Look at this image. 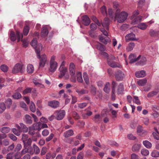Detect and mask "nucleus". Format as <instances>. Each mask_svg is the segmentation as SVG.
<instances>
[{"label": "nucleus", "mask_w": 159, "mask_h": 159, "mask_svg": "<svg viewBox=\"0 0 159 159\" xmlns=\"http://www.w3.org/2000/svg\"><path fill=\"white\" fill-rule=\"evenodd\" d=\"M120 11L118 9L117 10L116 12L115 13V18L117 20L119 23H120L124 22L126 19L128 14L125 11H122L120 13L117 12Z\"/></svg>", "instance_id": "obj_1"}, {"label": "nucleus", "mask_w": 159, "mask_h": 159, "mask_svg": "<svg viewBox=\"0 0 159 159\" xmlns=\"http://www.w3.org/2000/svg\"><path fill=\"white\" fill-rule=\"evenodd\" d=\"M38 42L36 38H34L31 41L30 44L35 49V52L39 58L40 57V51L42 49V45L41 44H37Z\"/></svg>", "instance_id": "obj_2"}, {"label": "nucleus", "mask_w": 159, "mask_h": 159, "mask_svg": "<svg viewBox=\"0 0 159 159\" xmlns=\"http://www.w3.org/2000/svg\"><path fill=\"white\" fill-rule=\"evenodd\" d=\"M56 57L52 56L50 59L49 63V71L51 73H54L57 69L58 67L57 63L55 61Z\"/></svg>", "instance_id": "obj_3"}, {"label": "nucleus", "mask_w": 159, "mask_h": 159, "mask_svg": "<svg viewBox=\"0 0 159 159\" xmlns=\"http://www.w3.org/2000/svg\"><path fill=\"white\" fill-rule=\"evenodd\" d=\"M24 65L22 64L17 63L16 64L13 68L12 72L13 74L19 73H23L25 70Z\"/></svg>", "instance_id": "obj_4"}, {"label": "nucleus", "mask_w": 159, "mask_h": 159, "mask_svg": "<svg viewBox=\"0 0 159 159\" xmlns=\"http://www.w3.org/2000/svg\"><path fill=\"white\" fill-rule=\"evenodd\" d=\"M16 35L17 36V42H19L21 39L22 42L23 47L25 48L27 47L28 43L27 39H23V35L22 34L19 32V31H17L16 32Z\"/></svg>", "instance_id": "obj_5"}, {"label": "nucleus", "mask_w": 159, "mask_h": 159, "mask_svg": "<svg viewBox=\"0 0 159 159\" xmlns=\"http://www.w3.org/2000/svg\"><path fill=\"white\" fill-rule=\"evenodd\" d=\"M59 70L60 73L58 76L59 78H61L64 76L65 79H67L69 78V75L67 73V69L66 68L60 67L59 68Z\"/></svg>", "instance_id": "obj_6"}, {"label": "nucleus", "mask_w": 159, "mask_h": 159, "mask_svg": "<svg viewBox=\"0 0 159 159\" xmlns=\"http://www.w3.org/2000/svg\"><path fill=\"white\" fill-rule=\"evenodd\" d=\"M54 114L57 120H61L64 118L66 115V112L64 110L57 111L54 112Z\"/></svg>", "instance_id": "obj_7"}, {"label": "nucleus", "mask_w": 159, "mask_h": 159, "mask_svg": "<svg viewBox=\"0 0 159 159\" xmlns=\"http://www.w3.org/2000/svg\"><path fill=\"white\" fill-rule=\"evenodd\" d=\"M115 76L117 81H121L125 77V75L121 71L119 70L115 73Z\"/></svg>", "instance_id": "obj_8"}, {"label": "nucleus", "mask_w": 159, "mask_h": 159, "mask_svg": "<svg viewBox=\"0 0 159 159\" xmlns=\"http://www.w3.org/2000/svg\"><path fill=\"white\" fill-rule=\"evenodd\" d=\"M38 58L40 59L39 62V66L40 67H43L46 63L47 61V56L46 55L43 54L41 56H40V57L39 58L37 56Z\"/></svg>", "instance_id": "obj_9"}, {"label": "nucleus", "mask_w": 159, "mask_h": 159, "mask_svg": "<svg viewBox=\"0 0 159 159\" xmlns=\"http://www.w3.org/2000/svg\"><path fill=\"white\" fill-rule=\"evenodd\" d=\"M140 57L141 56L139 55L138 57L136 58V56L135 55L133 54H130L129 57V63L131 64L136 62L139 60Z\"/></svg>", "instance_id": "obj_10"}, {"label": "nucleus", "mask_w": 159, "mask_h": 159, "mask_svg": "<svg viewBox=\"0 0 159 159\" xmlns=\"http://www.w3.org/2000/svg\"><path fill=\"white\" fill-rule=\"evenodd\" d=\"M107 62L108 65L112 68H120L121 67V65L118 63L111 61L109 59L107 60Z\"/></svg>", "instance_id": "obj_11"}, {"label": "nucleus", "mask_w": 159, "mask_h": 159, "mask_svg": "<svg viewBox=\"0 0 159 159\" xmlns=\"http://www.w3.org/2000/svg\"><path fill=\"white\" fill-rule=\"evenodd\" d=\"M110 21L107 17L104 18L103 22L102 23V25L103 27L106 29L107 30H109V27L110 24Z\"/></svg>", "instance_id": "obj_12"}, {"label": "nucleus", "mask_w": 159, "mask_h": 159, "mask_svg": "<svg viewBox=\"0 0 159 159\" xmlns=\"http://www.w3.org/2000/svg\"><path fill=\"white\" fill-rule=\"evenodd\" d=\"M48 105L49 106L55 108L59 106V103L58 101L53 100L49 102Z\"/></svg>", "instance_id": "obj_13"}, {"label": "nucleus", "mask_w": 159, "mask_h": 159, "mask_svg": "<svg viewBox=\"0 0 159 159\" xmlns=\"http://www.w3.org/2000/svg\"><path fill=\"white\" fill-rule=\"evenodd\" d=\"M83 23L86 26H88L90 23V20L89 18L87 15H84L82 16Z\"/></svg>", "instance_id": "obj_14"}, {"label": "nucleus", "mask_w": 159, "mask_h": 159, "mask_svg": "<svg viewBox=\"0 0 159 159\" xmlns=\"http://www.w3.org/2000/svg\"><path fill=\"white\" fill-rule=\"evenodd\" d=\"M149 34L152 37L159 38V30H157L151 29L150 30L149 32Z\"/></svg>", "instance_id": "obj_15"}, {"label": "nucleus", "mask_w": 159, "mask_h": 159, "mask_svg": "<svg viewBox=\"0 0 159 159\" xmlns=\"http://www.w3.org/2000/svg\"><path fill=\"white\" fill-rule=\"evenodd\" d=\"M48 34V29L46 26H43L42 29L41 33V37L44 38L46 37Z\"/></svg>", "instance_id": "obj_16"}, {"label": "nucleus", "mask_w": 159, "mask_h": 159, "mask_svg": "<svg viewBox=\"0 0 159 159\" xmlns=\"http://www.w3.org/2000/svg\"><path fill=\"white\" fill-rule=\"evenodd\" d=\"M125 38L128 41H135L137 40L135 38V35L133 33L127 35L125 36Z\"/></svg>", "instance_id": "obj_17"}, {"label": "nucleus", "mask_w": 159, "mask_h": 159, "mask_svg": "<svg viewBox=\"0 0 159 159\" xmlns=\"http://www.w3.org/2000/svg\"><path fill=\"white\" fill-rule=\"evenodd\" d=\"M135 75L137 78L143 77L146 75L145 71L142 70L135 72Z\"/></svg>", "instance_id": "obj_18"}, {"label": "nucleus", "mask_w": 159, "mask_h": 159, "mask_svg": "<svg viewBox=\"0 0 159 159\" xmlns=\"http://www.w3.org/2000/svg\"><path fill=\"white\" fill-rule=\"evenodd\" d=\"M99 40L105 44L111 42V39L107 37L106 38L102 36H100Z\"/></svg>", "instance_id": "obj_19"}, {"label": "nucleus", "mask_w": 159, "mask_h": 159, "mask_svg": "<svg viewBox=\"0 0 159 159\" xmlns=\"http://www.w3.org/2000/svg\"><path fill=\"white\" fill-rule=\"evenodd\" d=\"M70 74H75V66L73 63H70L69 67Z\"/></svg>", "instance_id": "obj_20"}, {"label": "nucleus", "mask_w": 159, "mask_h": 159, "mask_svg": "<svg viewBox=\"0 0 159 159\" xmlns=\"http://www.w3.org/2000/svg\"><path fill=\"white\" fill-rule=\"evenodd\" d=\"M124 87L122 83H120L118 86L117 89V93L118 94H121L123 93L124 91Z\"/></svg>", "instance_id": "obj_21"}, {"label": "nucleus", "mask_w": 159, "mask_h": 159, "mask_svg": "<svg viewBox=\"0 0 159 159\" xmlns=\"http://www.w3.org/2000/svg\"><path fill=\"white\" fill-rule=\"evenodd\" d=\"M41 122H39L33 125V128L35 130L39 131L41 129Z\"/></svg>", "instance_id": "obj_22"}, {"label": "nucleus", "mask_w": 159, "mask_h": 159, "mask_svg": "<svg viewBox=\"0 0 159 159\" xmlns=\"http://www.w3.org/2000/svg\"><path fill=\"white\" fill-rule=\"evenodd\" d=\"M96 48L99 50L100 52L105 51V46L101 43H98L95 45Z\"/></svg>", "instance_id": "obj_23"}, {"label": "nucleus", "mask_w": 159, "mask_h": 159, "mask_svg": "<svg viewBox=\"0 0 159 159\" xmlns=\"http://www.w3.org/2000/svg\"><path fill=\"white\" fill-rule=\"evenodd\" d=\"M34 70V68L33 65L31 64L28 65L27 67V71L29 74L33 73Z\"/></svg>", "instance_id": "obj_24"}, {"label": "nucleus", "mask_w": 159, "mask_h": 159, "mask_svg": "<svg viewBox=\"0 0 159 159\" xmlns=\"http://www.w3.org/2000/svg\"><path fill=\"white\" fill-rule=\"evenodd\" d=\"M74 134V132L72 130L70 129L68 130L64 133V136L66 138H67L69 136H72Z\"/></svg>", "instance_id": "obj_25"}, {"label": "nucleus", "mask_w": 159, "mask_h": 159, "mask_svg": "<svg viewBox=\"0 0 159 159\" xmlns=\"http://www.w3.org/2000/svg\"><path fill=\"white\" fill-rule=\"evenodd\" d=\"M9 37L11 40V41L14 42L15 41L16 39L17 36L16 35L14 32L13 31H11L9 35Z\"/></svg>", "instance_id": "obj_26"}, {"label": "nucleus", "mask_w": 159, "mask_h": 159, "mask_svg": "<svg viewBox=\"0 0 159 159\" xmlns=\"http://www.w3.org/2000/svg\"><path fill=\"white\" fill-rule=\"evenodd\" d=\"M31 117L29 115L26 114L25 116V121L27 124H31L32 120Z\"/></svg>", "instance_id": "obj_27"}, {"label": "nucleus", "mask_w": 159, "mask_h": 159, "mask_svg": "<svg viewBox=\"0 0 159 159\" xmlns=\"http://www.w3.org/2000/svg\"><path fill=\"white\" fill-rule=\"evenodd\" d=\"M110 84L109 82L107 83L105 85L103 90L106 93H108L110 91Z\"/></svg>", "instance_id": "obj_28"}, {"label": "nucleus", "mask_w": 159, "mask_h": 159, "mask_svg": "<svg viewBox=\"0 0 159 159\" xmlns=\"http://www.w3.org/2000/svg\"><path fill=\"white\" fill-rule=\"evenodd\" d=\"M76 92H77L80 95L82 94H87L89 93L88 90L84 89H82L80 91L78 89H76Z\"/></svg>", "instance_id": "obj_29"}, {"label": "nucleus", "mask_w": 159, "mask_h": 159, "mask_svg": "<svg viewBox=\"0 0 159 159\" xmlns=\"http://www.w3.org/2000/svg\"><path fill=\"white\" fill-rule=\"evenodd\" d=\"M146 58L144 57H142L139 61L137 63H136V64L137 65H143L146 64Z\"/></svg>", "instance_id": "obj_30"}, {"label": "nucleus", "mask_w": 159, "mask_h": 159, "mask_svg": "<svg viewBox=\"0 0 159 159\" xmlns=\"http://www.w3.org/2000/svg\"><path fill=\"white\" fill-rule=\"evenodd\" d=\"M77 79L79 82L82 83L83 82L82 78V74L81 72H78L76 74Z\"/></svg>", "instance_id": "obj_31"}, {"label": "nucleus", "mask_w": 159, "mask_h": 159, "mask_svg": "<svg viewBox=\"0 0 159 159\" xmlns=\"http://www.w3.org/2000/svg\"><path fill=\"white\" fill-rule=\"evenodd\" d=\"M20 125L21 126V128L22 129V131L24 133H26L28 131V128L24 124L22 123H20Z\"/></svg>", "instance_id": "obj_32"}, {"label": "nucleus", "mask_w": 159, "mask_h": 159, "mask_svg": "<svg viewBox=\"0 0 159 159\" xmlns=\"http://www.w3.org/2000/svg\"><path fill=\"white\" fill-rule=\"evenodd\" d=\"M147 27V25L144 23H140L138 25V27L139 28L143 30H145Z\"/></svg>", "instance_id": "obj_33"}, {"label": "nucleus", "mask_w": 159, "mask_h": 159, "mask_svg": "<svg viewBox=\"0 0 159 159\" xmlns=\"http://www.w3.org/2000/svg\"><path fill=\"white\" fill-rule=\"evenodd\" d=\"M134 46L135 44L134 43H129L126 48V50L128 52L131 51L133 49Z\"/></svg>", "instance_id": "obj_34"}, {"label": "nucleus", "mask_w": 159, "mask_h": 159, "mask_svg": "<svg viewBox=\"0 0 159 159\" xmlns=\"http://www.w3.org/2000/svg\"><path fill=\"white\" fill-rule=\"evenodd\" d=\"M143 144L148 148H150L152 147V144L148 140L143 141Z\"/></svg>", "instance_id": "obj_35"}, {"label": "nucleus", "mask_w": 159, "mask_h": 159, "mask_svg": "<svg viewBox=\"0 0 159 159\" xmlns=\"http://www.w3.org/2000/svg\"><path fill=\"white\" fill-rule=\"evenodd\" d=\"M140 148V145L135 144L132 147V150L134 152L138 151Z\"/></svg>", "instance_id": "obj_36"}, {"label": "nucleus", "mask_w": 159, "mask_h": 159, "mask_svg": "<svg viewBox=\"0 0 159 159\" xmlns=\"http://www.w3.org/2000/svg\"><path fill=\"white\" fill-rule=\"evenodd\" d=\"M137 129V132L138 133H142V134H143L147 132L146 131L143 130L142 127L140 125L138 126Z\"/></svg>", "instance_id": "obj_37"}, {"label": "nucleus", "mask_w": 159, "mask_h": 159, "mask_svg": "<svg viewBox=\"0 0 159 159\" xmlns=\"http://www.w3.org/2000/svg\"><path fill=\"white\" fill-rule=\"evenodd\" d=\"M147 80L146 79L139 80L137 82V83L139 86H143L146 83Z\"/></svg>", "instance_id": "obj_38"}, {"label": "nucleus", "mask_w": 159, "mask_h": 159, "mask_svg": "<svg viewBox=\"0 0 159 159\" xmlns=\"http://www.w3.org/2000/svg\"><path fill=\"white\" fill-rule=\"evenodd\" d=\"M155 132L152 133V135L154 138L157 140L159 139V132L156 128H155Z\"/></svg>", "instance_id": "obj_39"}, {"label": "nucleus", "mask_w": 159, "mask_h": 159, "mask_svg": "<svg viewBox=\"0 0 159 159\" xmlns=\"http://www.w3.org/2000/svg\"><path fill=\"white\" fill-rule=\"evenodd\" d=\"M10 131V129L8 127H3L0 129L1 132L3 134H6Z\"/></svg>", "instance_id": "obj_40"}, {"label": "nucleus", "mask_w": 159, "mask_h": 159, "mask_svg": "<svg viewBox=\"0 0 159 159\" xmlns=\"http://www.w3.org/2000/svg\"><path fill=\"white\" fill-rule=\"evenodd\" d=\"M32 142V140L30 139L29 138L28 139H27L26 141H25V142H23L25 147L26 148H27L28 146H30L31 145Z\"/></svg>", "instance_id": "obj_41"}, {"label": "nucleus", "mask_w": 159, "mask_h": 159, "mask_svg": "<svg viewBox=\"0 0 159 159\" xmlns=\"http://www.w3.org/2000/svg\"><path fill=\"white\" fill-rule=\"evenodd\" d=\"M30 30V27L26 25L25 26L24 28L23 33L24 35L26 36L29 32Z\"/></svg>", "instance_id": "obj_42"}, {"label": "nucleus", "mask_w": 159, "mask_h": 159, "mask_svg": "<svg viewBox=\"0 0 159 159\" xmlns=\"http://www.w3.org/2000/svg\"><path fill=\"white\" fill-rule=\"evenodd\" d=\"M12 96L14 99H19L22 97L21 94L18 92L15 93Z\"/></svg>", "instance_id": "obj_43"}, {"label": "nucleus", "mask_w": 159, "mask_h": 159, "mask_svg": "<svg viewBox=\"0 0 159 159\" xmlns=\"http://www.w3.org/2000/svg\"><path fill=\"white\" fill-rule=\"evenodd\" d=\"M93 120L95 122L99 123L101 120L100 115L99 114L95 115Z\"/></svg>", "instance_id": "obj_44"}, {"label": "nucleus", "mask_w": 159, "mask_h": 159, "mask_svg": "<svg viewBox=\"0 0 159 159\" xmlns=\"http://www.w3.org/2000/svg\"><path fill=\"white\" fill-rule=\"evenodd\" d=\"M33 147L35 153L36 154H39L40 151L39 148L35 144L33 145Z\"/></svg>", "instance_id": "obj_45"}, {"label": "nucleus", "mask_w": 159, "mask_h": 159, "mask_svg": "<svg viewBox=\"0 0 159 159\" xmlns=\"http://www.w3.org/2000/svg\"><path fill=\"white\" fill-rule=\"evenodd\" d=\"M1 70L4 72H7L8 69V67L6 65H2L0 66Z\"/></svg>", "instance_id": "obj_46"}, {"label": "nucleus", "mask_w": 159, "mask_h": 159, "mask_svg": "<svg viewBox=\"0 0 159 159\" xmlns=\"http://www.w3.org/2000/svg\"><path fill=\"white\" fill-rule=\"evenodd\" d=\"M12 131L14 134L17 136H19L20 135V133L22 132L20 130L16 129V128L12 129Z\"/></svg>", "instance_id": "obj_47"}, {"label": "nucleus", "mask_w": 159, "mask_h": 159, "mask_svg": "<svg viewBox=\"0 0 159 159\" xmlns=\"http://www.w3.org/2000/svg\"><path fill=\"white\" fill-rule=\"evenodd\" d=\"M83 76L84 80L87 84L89 83V80L88 75L86 73H84L83 74Z\"/></svg>", "instance_id": "obj_48"}, {"label": "nucleus", "mask_w": 159, "mask_h": 159, "mask_svg": "<svg viewBox=\"0 0 159 159\" xmlns=\"http://www.w3.org/2000/svg\"><path fill=\"white\" fill-rule=\"evenodd\" d=\"M152 156L154 157H159V152L157 150H153L151 154Z\"/></svg>", "instance_id": "obj_49"}, {"label": "nucleus", "mask_w": 159, "mask_h": 159, "mask_svg": "<svg viewBox=\"0 0 159 159\" xmlns=\"http://www.w3.org/2000/svg\"><path fill=\"white\" fill-rule=\"evenodd\" d=\"M30 111L33 112H34L35 111L36 108L35 104L34 103L31 102L30 105Z\"/></svg>", "instance_id": "obj_50"}, {"label": "nucleus", "mask_w": 159, "mask_h": 159, "mask_svg": "<svg viewBox=\"0 0 159 159\" xmlns=\"http://www.w3.org/2000/svg\"><path fill=\"white\" fill-rule=\"evenodd\" d=\"M6 108V106L4 103H0V113L3 112L5 110Z\"/></svg>", "instance_id": "obj_51"}, {"label": "nucleus", "mask_w": 159, "mask_h": 159, "mask_svg": "<svg viewBox=\"0 0 159 159\" xmlns=\"http://www.w3.org/2000/svg\"><path fill=\"white\" fill-rule=\"evenodd\" d=\"M5 103L7 107L10 108L12 104V100L10 98H8L5 101Z\"/></svg>", "instance_id": "obj_52"}, {"label": "nucleus", "mask_w": 159, "mask_h": 159, "mask_svg": "<svg viewBox=\"0 0 159 159\" xmlns=\"http://www.w3.org/2000/svg\"><path fill=\"white\" fill-rule=\"evenodd\" d=\"M134 99L133 100V101L134 102H135V103L137 104V105H140L141 104V102L139 100V98L138 97L134 96H133Z\"/></svg>", "instance_id": "obj_53"}, {"label": "nucleus", "mask_w": 159, "mask_h": 159, "mask_svg": "<svg viewBox=\"0 0 159 159\" xmlns=\"http://www.w3.org/2000/svg\"><path fill=\"white\" fill-rule=\"evenodd\" d=\"M141 154L144 156H147L149 155V152L146 149H143L141 150Z\"/></svg>", "instance_id": "obj_54"}, {"label": "nucleus", "mask_w": 159, "mask_h": 159, "mask_svg": "<svg viewBox=\"0 0 159 159\" xmlns=\"http://www.w3.org/2000/svg\"><path fill=\"white\" fill-rule=\"evenodd\" d=\"M142 17L141 16H139L135 17L134 20V21L135 22V24H137L141 21Z\"/></svg>", "instance_id": "obj_55"}, {"label": "nucleus", "mask_w": 159, "mask_h": 159, "mask_svg": "<svg viewBox=\"0 0 159 159\" xmlns=\"http://www.w3.org/2000/svg\"><path fill=\"white\" fill-rule=\"evenodd\" d=\"M31 88H27L25 89L23 91V95H25L27 93H30L32 90Z\"/></svg>", "instance_id": "obj_56"}, {"label": "nucleus", "mask_w": 159, "mask_h": 159, "mask_svg": "<svg viewBox=\"0 0 159 159\" xmlns=\"http://www.w3.org/2000/svg\"><path fill=\"white\" fill-rule=\"evenodd\" d=\"M101 11L103 15L104 16L107 15V11L105 6H102L101 8Z\"/></svg>", "instance_id": "obj_57"}, {"label": "nucleus", "mask_w": 159, "mask_h": 159, "mask_svg": "<svg viewBox=\"0 0 159 159\" xmlns=\"http://www.w3.org/2000/svg\"><path fill=\"white\" fill-rule=\"evenodd\" d=\"M20 106L21 107L24 108L25 111H27L28 108L26 104L24 102H21L20 103Z\"/></svg>", "instance_id": "obj_58"}, {"label": "nucleus", "mask_w": 159, "mask_h": 159, "mask_svg": "<svg viewBox=\"0 0 159 159\" xmlns=\"http://www.w3.org/2000/svg\"><path fill=\"white\" fill-rule=\"evenodd\" d=\"M158 92L156 91H152L149 93L148 94L147 96L148 97H152L154 95H156L157 93Z\"/></svg>", "instance_id": "obj_59"}, {"label": "nucleus", "mask_w": 159, "mask_h": 159, "mask_svg": "<svg viewBox=\"0 0 159 159\" xmlns=\"http://www.w3.org/2000/svg\"><path fill=\"white\" fill-rule=\"evenodd\" d=\"M54 134L53 133H51L49 136L47 137L45 139L46 142H48L51 140L53 138Z\"/></svg>", "instance_id": "obj_60"}, {"label": "nucleus", "mask_w": 159, "mask_h": 159, "mask_svg": "<svg viewBox=\"0 0 159 159\" xmlns=\"http://www.w3.org/2000/svg\"><path fill=\"white\" fill-rule=\"evenodd\" d=\"M49 133V130L47 129H44L42 132V135L44 137L47 136Z\"/></svg>", "instance_id": "obj_61"}, {"label": "nucleus", "mask_w": 159, "mask_h": 159, "mask_svg": "<svg viewBox=\"0 0 159 159\" xmlns=\"http://www.w3.org/2000/svg\"><path fill=\"white\" fill-rule=\"evenodd\" d=\"M22 146L20 144L18 143L17 144L16 146V147L14 151L15 152H18L19 151H20L21 149L22 148Z\"/></svg>", "instance_id": "obj_62"}, {"label": "nucleus", "mask_w": 159, "mask_h": 159, "mask_svg": "<svg viewBox=\"0 0 159 159\" xmlns=\"http://www.w3.org/2000/svg\"><path fill=\"white\" fill-rule=\"evenodd\" d=\"M90 89L93 95H95L96 92V88L93 85H92L90 87Z\"/></svg>", "instance_id": "obj_63"}, {"label": "nucleus", "mask_w": 159, "mask_h": 159, "mask_svg": "<svg viewBox=\"0 0 159 159\" xmlns=\"http://www.w3.org/2000/svg\"><path fill=\"white\" fill-rule=\"evenodd\" d=\"M13 154V153H8L7 155V159H14Z\"/></svg>", "instance_id": "obj_64"}]
</instances>
